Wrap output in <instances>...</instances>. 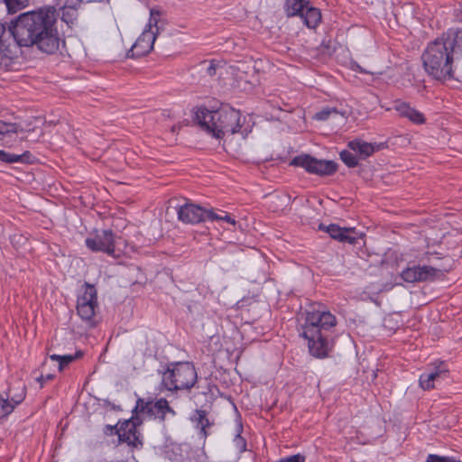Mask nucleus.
<instances>
[{
	"label": "nucleus",
	"mask_w": 462,
	"mask_h": 462,
	"mask_svg": "<svg viewBox=\"0 0 462 462\" xmlns=\"http://www.w3.org/2000/svg\"><path fill=\"white\" fill-rule=\"evenodd\" d=\"M195 119L203 130L217 139L226 134H240L245 138L251 132V127L245 126V117L239 110L228 105H222L218 109L210 111L207 107H198Z\"/></svg>",
	"instance_id": "3"
},
{
	"label": "nucleus",
	"mask_w": 462,
	"mask_h": 462,
	"mask_svg": "<svg viewBox=\"0 0 462 462\" xmlns=\"http://www.w3.org/2000/svg\"><path fill=\"white\" fill-rule=\"evenodd\" d=\"M63 17H65V13H63ZM64 22L68 23L67 19L63 18Z\"/></svg>",
	"instance_id": "37"
},
{
	"label": "nucleus",
	"mask_w": 462,
	"mask_h": 462,
	"mask_svg": "<svg viewBox=\"0 0 462 462\" xmlns=\"http://www.w3.org/2000/svg\"><path fill=\"white\" fill-rule=\"evenodd\" d=\"M208 218V221H224L232 226L236 224V219L224 210L215 211L213 208H209Z\"/></svg>",
	"instance_id": "22"
},
{
	"label": "nucleus",
	"mask_w": 462,
	"mask_h": 462,
	"mask_svg": "<svg viewBox=\"0 0 462 462\" xmlns=\"http://www.w3.org/2000/svg\"><path fill=\"white\" fill-rule=\"evenodd\" d=\"M336 324V317L320 305H313L306 310L304 322L300 324L299 333L307 340L312 356L325 358L328 356L331 349L330 331Z\"/></svg>",
	"instance_id": "2"
},
{
	"label": "nucleus",
	"mask_w": 462,
	"mask_h": 462,
	"mask_svg": "<svg viewBox=\"0 0 462 462\" xmlns=\"http://www.w3.org/2000/svg\"><path fill=\"white\" fill-rule=\"evenodd\" d=\"M134 411L138 414L149 419L158 420L161 422L165 420L167 414H171V417L176 415L175 411L169 405V402L165 398H160L156 401L151 398H138Z\"/></svg>",
	"instance_id": "8"
},
{
	"label": "nucleus",
	"mask_w": 462,
	"mask_h": 462,
	"mask_svg": "<svg viewBox=\"0 0 462 462\" xmlns=\"http://www.w3.org/2000/svg\"><path fill=\"white\" fill-rule=\"evenodd\" d=\"M339 112L337 108L327 106L317 112L314 116V119L318 121H326L332 116H337Z\"/></svg>",
	"instance_id": "28"
},
{
	"label": "nucleus",
	"mask_w": 462,
	"mask_h": 462,
	"mask_svg": "<svg viewBox=\"0 0 462 462\" xmlns=\"http://www.w3.org/2000/svg\"><path fill=\"white\" fill-rule=\"evenodd\" d=\"M454 15L457 21L462 23V9L461 8L455 9Z\"/></svg>",
	"instance_id": "36"
},
{
	"label": "nucleus",
	"mask_w": 462,
	"mask_h": 462,
	"mask_svg": "<svg viewBox=\"0 0 462 462\" xmlns=\"http://www.w3.org/2000/svg\"><path fill=\"white\" fill-rule=\"evenodd\" d=\"M82 356V353L80 351H78L75 355H51L50 356V358L51 360H55L59 362V370L61 371L66 367L68 365H69L71 362H73L75 359L79 358Z\"/></svg>",
	"instance_id": "23"
},
{
	"label": "nucleus",
	"mask_w": 462,
	"mask_h": 462,
	"mask_svg": "<svg viewBox=\"0 0 462 462\" xmlns=\"http://www.w3.org/2000/svg\"><path fill=\"white\" fill-rule=\"evenodd\" d=\"M426 462H457V460L449 457H441L435 454H430L427 457Z\"/></svg>",
	"instance_id": "32"
},
{
	"label": "nucleus",
	"mask_w": 462,
	"mask_h": 462,
	"mask_svg": "<svg viewBox=\"0 0 462 462\" xmlns=\"http://www.w3.org/2000/svg\"><path fill=\"white\" fill-rule=\"evenodd\" d=\"M54 7H43L19 14L11 22L9 32L14 42L6 43V29L0 23V67L8 69L18 57L19 48L36 50L51 55L56 53L65 41L60 35Z\"/></svg>",
	"instance_id": "1"
},
{
	"label": "nucleus",
	"mask_w": 462,
	"mask_h": 462,
	"mask_svg": "<svg viewBox=\"0 0 462 462\" xmlns=\"http://www.w3.org/2000/svg\"><path fill=\"white\" fill-rule=\"evenodd\" d=\"M159 17H160V12L156 11L154 9H151L149 23L146 25L145 29L152 30V27H154L155 28L154 32L157 33V32H158L157 23L159 22Z\"/></svg>",
	"instance_id": "30"
},
{
	"label": "nucleus",
	"mask_w": 462,
	"mask_h": 462,
	"mask_svg": "<svg viewBox=\"0 0 462 462\" xmlns=\"http://www.w3.org/2000/svg\"><path fill=\"white\" fill-rule=\"evenodd\" d=\"M319 228L328 233L331 238L341 243L356 245L359 238L355 228L341 227L337 224H329L328 226L320 224Z\"/></svg>",
	"instance_id": "15"
},
{
	"label": "nucleus",
	"mask_w": 462,
	"mask_h": 462,
	"mask_svg": "<svg viewBox=\"0 0 462 462\" xmlns=\"http://www.w3.org/2000/svg\"><path fill=\"white\" fill-rule=\"evenodd\" d=\"M283 10L288 17H300L310 29H315L321 22L320 10L310 5L308 0H286Z\"/></svg>",
	"instance_id": "6"
},
{
	"label": "nucleus",
	"mask_w": 462,
	"mask_h": 462,
	"mask_svg": "<svg viewBox=\"0 0 462 462\" xmlns=\"http://www.w3.org/2000/svg\"><path fill=\"white\" fill-rule=\"evenodd\" d=\"M118 439L121 443H126L130 448L141 449L143 446V436L137 429L134 420H125L116 430Z\"/></svg>",
	"instance_id": "11"
},
{
	"label": "nucleus",
	"mask_w": 462,
	"mask_h": 462,
	"mask_svg": "<svg viewBox=\"0 0 462 462\" xmlns=\"http://www.w3.org/2000/svg\"><path fill=\"white\" fill-rule=\"evenodd\" d=\"M31 153L29 152H25L23 154H14L0 150V161L5 163L28 162Z\"/></svg>",
	"instance_id": "21"
},
{
	"label": "nucleus",
	"mask_w": 462,
	"mask_h": 462,
	"mask_svg": "<svg viewBox=\"0 0 462 462\" xmlns=\"http://www.w3.org/2000/svg\"><path fill=\"white\" fill-rule=\"evenodd\" d=\"M208 211L209 208H204L193 203H185L178 208L177 214L181 222L194 225L208 221Z\"/></svg>",
	"instance_id": "12"
},
{
	"label": "nucleus",
	"mask_w": 462,
	"mask_h": 462,
	"mask_svg": "<svg viewBox=\"0 0 462 462\" xmlns=\"http://www.w3.org/2000/svg\"><path fill=\"white\" fill-rule=\"evenodd\" d=\"M198 382V373L191 362L168 363L162 373V385L171 393L189 391Z\"/></svg>",
	"instance_id": "5"
},
{
	"label": "nucleus",
	"mask_w": 462,
	"mask_h": 462,
	"mask_svg": "<svg viewBox=\"0 0 462 462\" xmlns=\"http://www.w3.org/2000/svg\"><path fill=\"white\" fill-rule=\"evenodd\" d=\"M192 420L196 422V427L199 430L202 438L206 439L208 436L207 429L211 425L207 417V412L202 410H197Z\"/></svg>",
	"instance_id": "20"
},
{
	"label": "nucleus",
	"mask_w": 462,
	"mask_h": 462,
	"mask_svg": "<svg viewBox=\"0 0 462 462\" xmlns=\"http://www.w3.org/2000/svg\"><path fill=\"white\" fill-rule=\"evenodd\" d=\"M412 269L414 271L416 282L434 281L440 273L439 269L429 265H414Z\"/></svg>",
	"instance_id": "19"
},
{
	"label": "nucleus",
	"mask_w": 462,
	"mask_h": 462,
	"mask_svg": "<svg viewBox=\"0 0 462 462\" xmlns=\"http://www.w3.org/2000/svg\"><path fill=\"white\" fill-rule=\"evenodd\" d=\"M348 148L359 155L360 159H366L375 152L383 148V143H372L361 139H354L347 144Z\"/></svg>",
	"instance_id": "17"
},
{
	"label": "nucleus",
	"mask_w": 462,
	"mask_h": 462,
	"mask_svg": "<svg viewBox=\"0 0 462 462\" xmlns=\"http://www.w3.org/2000/svg\"><path fill=\"white\" fill-rule=\"evenodd\" d=\"M97 308V292L94 285L85 282L77 299V312L86 324L96 326L95 314Z\"/></svg>",
	"instance_id": "7"
},
{
	"label": "nucleus",
	"mask_w": 462,
	"mask_h": 462,
	"mask_svg": "<svg viewBox=\"0 0 462 462\" xmlns=\"http://www.w3.org/2000/svg\"><path fill=\"white\" fill-rule=\"evenodd\" d=\"M30 0H4L7 11L10 14H14L19 10L26 7Z\"/></svg>",
	"instance_id": "25"
},
{
	"label": "nucleus",
	"mask_w": 462,
	"mask_h": 462,
	"mask_svg": "<svg viewBox=\"0 0 462 462\" xmlns=\"http://www.w3.org/2000/svg\"><path fill=\"white\" fill-rule=\"evenodd\" d=\"M277 462H305V457L301 454H296L282 457L279 459Z\"/></svg>",
	"instance_id": "33"
},
{
	"label": "nucleus",
	"mask_w": 462,
	"mask_h": 462,
	"mask_svg": "<svg viewBox=\"0 0 462 462\" xmlns=\"http://www.w3.org/2000/svg\"><path fill=\"white\" fill-rule=\"evenodd\" d=\"M155 39L156 32L153 30L144 29L128 51L127 56L130 58H139L148 54L153 48Z\"/></svg>",
	"instance_id": "14"
},
{
	"label": "nucleus",
	"mask_w": 462,
	"mask_h": 462,
	"mask_svg": "<svg viewBox=\"0 0 462 462\" xmlns=\"http://www.w3.org/2000/svg\"><path fill=\"white\" fill-rule=\"evenodd\" d=\"M205 65L207 66L206 67V73L212 77L214 75H216V72H217V66L216 64L214 63V61H210L208 63H205Z\"/></svg>",
	"instance_id": "34"
},
{
	"label": "nucleus",
	"mask_w": 462,
	"mask_h": 462,
	"mask_svg": "<svg viewBox=\"0 0 462 462\" xmlns=\"http://www.w3.org/2000/svg\"><path fill=\"white\" fill-rule=\"evenodd\" d=\"M14 411V405L11 404L0 392V424L7 419V417Z\"/></svg>",
	"instance_id": "24"
},
{
	"label": "nucleus",
	"mask_w": 462,
	"mask_h": 462,
	"mask_svg": "<svg viewBox=\"0 0 462 462\" xmlns=\"http://www.w3.org/2000/svg\"><path fill=\"white\" fill-rule=\"evenodd\" d=\"M402 279L406 282H416L412 267H407L401 273Z\"/></svg>",
	"instance_id": "31"
},
{
	"label": "nucleus",
	"mask_w": 462,
	"mask_h": 462,
	"mask_svg": "<svg viewBox=\"0 0 462 462\" xmlns=\"http://www.w3.org/2000/svg\"><path fill=\"white\" fill-rule=\"evenodd\" d=\"M290 165L303 168L310 174L329 176L337 170V164L334 161L319 160L310 154H300L294 157Z\"/></svg>",
	"instance_id": "9"
},
{
	"label": "nucleus",
	"mask_w": 462,
	"mask_h": 462,
	"mask_svg": "<svg viewBox=\"0 0 462 462\" xmlns=\"http://www.w3.org/2000/svg\"><path fill=\"white\" fill-rule=\"evenodd\" d=\"M26 385L23 382L20 380H16L13 383H10L7 389L3 392L5 397L8 399L9 402L14 405L15 409L16 406L21 404L25 397H26Z\"/></svg>",
	"instance_id": "16"
},
{
	"label": "nucleus",
	"mask_w": 462,
	"mask_h": 462,
	"mask_svg": "<svg viewBox=\"0 0 462 462\" xmlns=\"http://www.w3.org/2000/svg\"><path fill=\"white\" fill-rule=\"evenodd\" d=\"M17 131L18 125L16 124L5 123L0 120V140L11 134H16Z\"/></svg>",
	"instance_id": "29"
},
{
	"label": "nucleus",
	"mask_w": 462,
	"mask_h": 462,
	"mask_svg": "<svg viewBox=\"0 0 462 462\" xmlns=\"http://www.w3.org/2000/svg\"><path fill=\"white\" fill-rule=\"evenodd\" d=\"M236 434L234 438V445L239 452H244L246 450V440L245 438L241 436V432L243 431V425L238 423L236 429Z\"/></svg>",
	"instance_id": "26"
},
{
	"label": "nucleus",
	"mask_w": 462,
	"mask_h": 462,
	"mask_svg": "<svg viewBox=\"0 0 462 462\" xmlns=\"http://www.w3.org/2000/svg\"><path fill=\"white\" fill-rule=\"evenodd\" d=\"M116 236L110 229L96 231L85 240L86 246L92 252H103L107 255L117 258L120 253L116 248Z\"/></svg>",
	"instance_id": "10"
},
{
	"label": "nucleus",
	"mask_w": 462,
	"mask_h": 462,
	"mask_svg": "<svg viewBox=\"0 0 462 462\" xmlns=\"http://www.w3.org/2000/svg\"><path fill=\"white\" fill-rule=\"evenodd\" d=\"M457 42L455 37L442 36L430 42L421 55L422 64L429 76L436 80L454 79V61Z\"/></svg>",
	"instance_id": "4"
},
{
	"label": "nucleus",
	"mask_w": 462,
	"mask_h": 462,
	"mask_svg": "<svg viewBox=\"0 0 462 462\" xmlns=\"http://www.w3.org/2000/svg\"><path fill=\"white\" fill-rule=\"evenodd\" d=\"M53 374H48L46 375H41L39 377H37V382H39L41 383V387L43 386V383L46 382V381H50V380H52L53 379Z\"/></svg>",
	"instance_id": "35"
},
{
	"label": "nucleus",
	"mask_w": 462,
	"mask_h": 462,
	"mask_svg": "<svg viewBox=\"0 0 462 462\" xmlns=\"http://www.w3.org/2000/svg\"><path fill=\"white\" fill-rule=\"evenodd\" d=\"M448 372V369L444 362L434 363L420 374L419 384L425 391L431 390L435 387L436 382L447 377Z\"/></svg>",
	"instance_id": "13"
},
{
	"label": "nucleus",
	"mask_w": 462,
	"mask_h": 462,
	"mask_svg": "<svg viewBox=\"0 0 462 462\" xmlns=\"http://www.w3.org/2000/svg\"><path fill=\"white\" fill-rule=\"evenodd\" d=\"M340 159L349 168H354L358 165V158L356 155L347 150H343L340 152Z\"/></svg>",
	"instance_id": "27"
},
{
	"label": "nucleus",
	"mask_w": 462,
	"mask_h": 462,
	"mask_svg": "<svg viewBox=\"0 0 462 462\" xmlns=\"http://www.w3.org/2000/svg\"><path fill=\"white\" fill-rule=\"evenodd\" d=\"M393 108L401 116L408 118L416 125H422L426 121L424 115L414 107H411L409 103L397 100L393 104Z\"/></svg>",
	"instance_id": "18"
}]
</instances>
